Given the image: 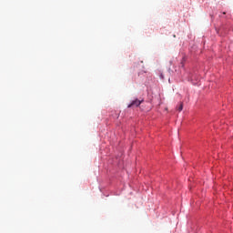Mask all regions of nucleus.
Wrapping results in <instances>:
<instances>
[{
  "mask_svg": "<svg viewBox=\"0 0 233 233\" xmlns=\"http://www.w3.org/2000/svg\"><path fill=\"white\" fill-rule=\"evenodd\" d=\"M142 101L138 100V99H136L134 101H132L131 104H129L127 106L128 108H131V106H139V105H141Z\"/></svg>",
  "mask_w": 233,
  "mask_h": 233,
  "instance_id": "nucleus-1",
  "label": "nucleus"
},
{
  "mask_svg": "<svg viewBox=\"0 0 233 233\" xmlns=\"http://www.w3.org/2000/svg\"><path fill=\"white\" fill-rule=\"evenodd\" d=\"M178 112L183 110V103H180L179 106L177 107Z\"/></svg>",
  "mask_w": 233,
  "mask_h": 233,
  "instance_id": "nucleus-2",
  "label": "nucleus"
}]
</instances>
